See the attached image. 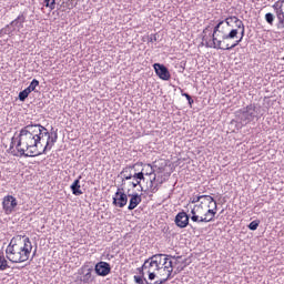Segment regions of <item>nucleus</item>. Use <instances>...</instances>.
Here are the masks:
<instances>
[{
    "label": "nucleus",
    "instance_id": "nucleus-46",
    "mask_svg": "<svg viewBox=\"0 0 284 284\" xmlns=\"http://www.w3.org/2000/svg\"><path fill=\"white\" fill-rule=\"evenodd\" d=\"M14 149V136L11 139L10 150Z\"/></svg>",
    "mask_w": 284,
    "mask_h": 284
},
{
    "label": "nucleus",
    "instance_id": "nucleus-35",
    "mask_svg": "<svg viewBox=\"0 0 284 284\" xmlns=\"http://www.w3.org/2000/svg\"><path fill=\"white\" fill-rule=\"evenodd\" d=\"M145 270H148V264L144 261L143 265L141 267H138V272L140 276L145 277Z\"/></svg>",
    "mask_w": 284,
    "mask_h": 284
},
{
    "label": "nucleus",
    "instance_id": "nucleus-51",
    "mask_svg": "<svg viewBox=\"0 0 284 284\" xmlns=\"http://www.w3.org/2000/svg\"><path fill=\"white\" fill-rule=\"evenodd\" d=\"M209 207H212V210H214V203H212L211 206H209Z\"/></svg>",
    "mask_w": 284,
    "mask_h": 284
},
{
    "label": "nucleus",
    "instance_id": "nucleus-1",
    "mask_svg": "<svg viewBox=\"0 0 284 284\" xmlns=\"http://www.w3.org/2000/svg\"><path fill=\"white\" fill-rule=\"evenodd\" d=\"M43 136H50L48 129L41 124H28L20 130L17 138L16 150H18L20 156L28 159L29 156H38L32 153L28 154L26 151L38 150L39 143Z\"/></svg>",
    "mask_w": 284,
    "mask_h": 284
},
{
    "label": "nucleus",
    "instance_id": "nucleus-44",
    "mask_svg": "<svg viewBox=\"0 0 284 284\" xmlns=\"http://www.w3.org/2000/svg\"><path fill=\"white\" fill-rule=\"evenodd\" d=\"M241 41H243V37H240L239 40H235L234 43H232V50H234V48H236V45H239V43H241Z\"/></svg>",
    "mask_w": 284,
    "mask_h": 284
},
{
    "label": "nucleus",
    "instance_id": "nucleus-22",
    "mask_svg": "<svg viewBox=\"0 0 284 284\" xmlns=\"http://www.w3.org/2000/svg\"><path fill=\"white\" fill-rule=\"evenodd\" d=\"M132 179L133 181L130 182V185H132V187H136L138 185H141L142 181H145V173H143V171H135Z\"/></svg>",
    "mask_w": 284,
    "mask_h": 284
},
{
    "label": "nucleus",
    "instance_id": "nucleus-18",
    "mask_svg": "<svg viewBox=\"0 0 284 284\" xmlns=\"http://www.w3.org/2000/svg\"><path fill=\"white\" fill-rule=\"evenodd\" d=\"M211 38H212V42L207 41L205 39V36L202 38V41H205V48H213L214 50H221V41L222 40H219V38L212 33L211 34Z\"/></svg>",
    "mask_w": 284,
    "mask_h": 284
},
{
    "label": "nucleus",
    "instance_id": "nucleus-39",
    "mask_svg": "<svg viewBox=\"0 0 284 284\" xmlns=\"http://www.w3.org/2000/svg\"><path fill=\"white\" fill-rule=\"evenodd\" d=\"M159 34L158 33H154V34H151L149 38H148V42L149 43H154V41H159Z\"/></svg>",
    "mask_w": 284,
    "mask_h": 284
},
{
    "label": "nucleus",
    "instance_id": "nucleus-12",
    "mask_svg": "<svg viewBox=\"0 0 284 284\" xmlns=\"http://www.w3.org/2000/svg\"><path fill=\"white\" fill-rule=\"evenodd\" d=\"M94 272L97 274V276H108L109 274H111L112 272V266L110 265V263L104 262V261H100L94 265Z\"/></svg>",
    "mask_w": 284,
    "mask_h": 284
},
{
    "label": "nucleus",
    "instance_id": "nucleus-6",
    "mask_svg": "<svg viewBox=\"0 0 284 284\" xmlns=\"http://www.w3.org/2000/svg\"><path fill=\"white\" fill-rule=\"evenodd\" d=\"M222 32L220 50H232V39H236V37H239V29H231L229 33L227 30Z\"/></svg>",
    "mask_w": 284,
    "mask_h": 284
},
{
    "label": "nucleus",
    "instance_id": "nucleus-9",
    "mask_svg": "<svg viewBox=\"0 0 284 284\" xmlns=\"http://www.w3.org/2000/svg\"><path fill=\"white\" fill-rule=\"evenodd\" d=\"M128 194H125V189L118 187L115 195L113 196L114 207H125L128 205Z\"/></svg>",
    "mask_w": 284,
    "mask_h": 284
},
{
    "label": "nucleus",
    "instance_id": "nucleus-21",
    "mask_svg": "<svg viewBox=\"0 0 284 284\" xmlns=\"http://www.w3.org/2000/svg\"><path fill=\"white\" fill-rule=\"evenodd\" d=\"M231 23L232 17H227L224 20L219 21V23L214 27L212 34L216 36V33L220 32V34L223 36V32H225V30H221V26H231Z\"/></svg>",
    "mask_w": 284,
    "mask_h": 284
},
{
    "label": "nucleus",
    "instance_id": "nucleus-34",
    "mask_svg": "<svg viewBox=\"0 0 284 284\" xmlns=\"http://www.w3.org/2000/svg\"><path fill=\"white\" fill-rule=\"evenodd\" d=\"M185 267H187V264L178 266L175 268V271L173 272V275L171 276V278H174V276H176V274H181V272H183V270H185Z\"/></svg>",
    "mask_w": 284,
    "mask_h": 284
},
{
    "label": "nucleus",
    "instance_id": "nucleus-33",
    "mask_svg": "<svg viewBox=\"0 0 284 284\" xmlns=\"http://www.w3.org/2000/svg\"><path fill=\"white\" fill-rule=\"evenodd\" d=\"M181 94L185 97V99L189 101L190 108H192V105L194 104V99H192V95H190V93L183 92V90H181Z\"/></svg>",
    "mask_w": 284,
    "mask_h": 284
},
{
    "label": "nucleus",
    "instance_id": "nucleus-2",
    "mask_svg": "<svg viewBox=\"0 0 284 284\" xmlns=\"http://www.w3.org/2000/svg\"><path fill=\"white\" fill-rule=\"evenodd\" d=\"M8 261L11 263H26L32 254V242L26 235H16L6 248Z\"/></svg>",
    "mask_w": 284,
    "mask_h": 284
},
{
    "label": "nucleus",
    "instance_id": "nucleus-24",
    "mask_svg": "<svg viewBox=\"0 0 284 284\" xmlns=\"http://www.w3.org/2000/svg\"><path fill=\"white\" fill-rule=\"evenodd\" d=\"M23 23H26V16L21 13L17 17V19L10 22V26L12 28H18L19 30H21V28H23Z\"/></svg>",
    "mask_w": 284,
    "mask_h": 284
},
{
    "label": "nucleus",
    "instance_id": "nucleus-49",
    "mask_svg": "<svg viewBox=\"0 0 284 284\" xmlns=\"http://www.w3.org/2000/svg\"><path fill=\"white\" fill-rule=\"evenodd\" d=\"M34 256H37V250H34V252L32 254V258H34Z\"/></svg>",
    "mask_w": 284,
    "mask_h": 284
},
{
    "label": "nucleus",
    "instance_id": "nucleus-23",
    "mask_svg": "<svg viewBox=\"0 0 284 284\" xmlns=\"http://www.w3.org/2000/svg\"><path fill=\"white\" fill-rule=\"evenodd\" d=\"M161 185H163V181L159 182V180H156V175H154V178L151 179V181H150V185H149L148 190H150V192H152V194H156V192H159V187H161Z\"/></svg>",
    "mask_w": 284,
    "mask_h": 284
},
{
    "label": "nucleus",
    "instance_id": "nucleus-3",
    "mask_svg": "<svg viewBox=\"0 0 284 284\" xmlns=\"http://www.w3.org/2000/svg\"><path fill=\"white\" fill-rule=\"evenodd\" d=\"M240 121L241 123H252L254 119L260 120L261 116L256 115V104H248L245 108L241 109L240 111Z\"/></svg>",
    "mask_w": 284,
    "mask_h": 284
},
{
    "label": "nucleus",
    "instance_id": "nucleus-38",
    "mask_svg": "<svg viewBox=\"0 0 284 284\" xmlns=\"http://www.w3.org/2000/svg\"><path fill=\"white\" fill-rule=\"evenodd\" d=\"M134 282L136 283V284H145V277H143V276H141V275H134Z\"/></svg>",
    "mask_w": 284,
    "mask_h": 284
},
{
    "label": "nucleus",
    "instance_id": "nucleus-32",
    "mask_svg": "<svg viewBox=\"0 0 284 284\" xmlns=\"http://www.w3.org/2000/svg\"><path fill=\"white\" fill-rule=\"evenodd\" d=\"M45 8H50V10H54L57 6V0H43Z\"/></svg>",
    "mask_w": 284,
    "mask_h": 284
},
{
    "label": "nucleus",
    "instance_id": "nucleus-42",
    "mask_svg": "<svg viewBox=\"0 0 284 284\" xmlns=\"http://www.w3.org/2000/svg\"><path fill=\"white\" fill-rule=\"evenodd\" d=\"M171 277H166V278H160L156 280L153 284H163V283H168V281H170Z\"/></svg>",
    "mask_w": 284,
    "mask_h": 284
},
{
    "label": "nucleus",
    "instance_id": "nucleus-50",
    "mask_svg": "<svg viewBox=\"0 0 284 284\" xmlns=\"http://www.w3.org/2000/svg\"><path fill=\"white\" fill-rule=\"evenodd\" d=\"M144 284H154V283H150L148 282V280H144Z\"/></svg>",
    "mask_w": 284,
    "mask_h": 284
},
{
    "label": "nucleus",
    "instance_id": "nucleus-15",
    "mask_svg": "<svg viewBox=\"0 0 284 284\" xmlns=\"http://www.w3.org/2000/svg\"><path fill=\"white\" fill-rule=\"evenodd\" d=\"M203 206L200 205H195L192 210H191V221H193V223H212V217L207 219V217H200L199 216V211L202 210Z\"/></svg>",
    "mask_w": 284,
    "mask_h": 284
},
{
    "label": "nucleus",
    "instance_id": "nucleus-36",
    "mask_svg": "<svg viewBox=\"0 0 284 284\" xmlns=\"http://www.w3.org/2000/svg\"><path fill=\"white\" fill-rule=\"evenodd\" d=\"M265 21L270 26H273L274 24V16H273V13H271V12L266 13L265 14Z\"/></svg>",
    "mask_w": 284,
    "mask_h": 284
},
{
    "label": "nucleus",
    "instance_id": "nucleus-47",
    "mask_svg": "<svg viewBox=\"0 0 284 284\" xmlns=\"http://www.w3.org/2000/svg\"><path fill=\"white\" fill-rule=\"evenodd\" d=\"M148 168H150V175L154 174V169L152 168V165L148 164Z\"/></svg>",
    "mask_w": 284,
    "mask_h": 284
},
{
    "label": "nucleus",
    "instance_id": "nucleus-4",
    "mask_svg": "<svg viewBox=\"0 0 284 284\" xmlns=\"http://www.w3.org/2000/svg\"><path fill=\"white\" fill-rule=\"evenodd\" d=\"M47 143L43 148L42 151L39 150H30L29 154H34V156H41V154H48V151L52 150V148L54 146V143H57V141L59 140V133H57V131H53L51 133H49Z\"/></svg>",
    "mask_w": 284,
    "mask_h": 284
},
{
    "label": "nucleus",
    "instance_id": "nucleus-28",
    "mask_svg": "<svg viewBox=\"0 0 284 284\" xmlns=\"http://www.w3.org/2000/svg\"><path fill=\"white\" fill-rule=\"evenodd\" d=\"M30 92L28 91V89L26 88L24 90L19 92L18 99L19 101H26V99H28V97H30Z\"/></svg>",
    "mask_w": 284,
    "mask_h": 284
},
{
    "label": "nucleus",
    "instance_id": "nucleus-26",
    "mask_svg": "<svg viewBox=\"0 0 284 284\" xmlns=\"http://www.w3.org/2000/svg\"><path fill=\"white\" fill-rule=\"evenodd\" d=\"M201 204L203 206V203H209L207 207H212V203H216V200H214L211 195H201Z\"/></svg>",
    "mask_w": 284,
    "mask_h": 284
},
{
    "label": "nucleus",
    "instance_id": "nucleus-14",
    "mask_svg": "<svg viewBox=\"0 0 284 284\" xmlns=\"http://www.w3.org/2000/svg\"><path fill=\"white\" fill-rule=\"evenodd\" d=\"M174 223L180 230H185L190 225V215L185 211H181L175 215Z\"/></svg>",
    "mask_w": 284,
    "mask_h": 284
},
{
    "label": "nucleus",
    "instance_id": "nucleus-20",
    "mask_svg": "<svg viewBox=\"0 0 284 284\" xmlns=\"http://www.w3.org/2000/svg\"><path fill=\"white\" fill-rule=\"evenodd\" d=\"M81 179L82 176L79 175L77 180L71 184L70 189L74 196H81L83 194V191H81Z\"/></svg>",
    "mask_w": 284,
    "mask_h": 284
},
{
    "label": "nucleus",
    "instance_id": "nucleus-8",
    "mask_svg": "<svg viewBox=\"0 0 284 284\" xmlns=\"http://www.w3.org/2000/svg\"><path fill=\"white\" fill-rule=\"evenodd\" d=\"M273 10L278 21V23L276 24L277 30H284V0L276 1L273 4Z\"/></svg>",
    "mask_w": 284,
    "mask_h": 284
},
{
    "label": "nucleus",
    "instance_id": "nucleus-41",
    "mask_svg": "<svg viewBox=\"0 0 284 284\" xmlns=\"http://www.w3.org/2000/svg\"><path fill=\"white\" fill-rule=\"evenodd\" d=\"M231 28H234V24H222L220 30H227V33H230Z\"/></svg>",
    "mask_w": 284,
    "mask_h": 284
},
{
    "label": "nucleus",
    "instance_id": "nucleus-40",
    "mask_svg": "<svg viewBox=\"0 0 284 284\" xmlns=\"http://www.w3.org/2000/svg\"><path fill=\"white\" fill-rule=\"evenodd\" d=\"M158 278H168V270L158 271Z\"/></svg>",
    "mask_w": 284,
    "mask_h": 284
},
{
    "label": "nucleus",
    "instance_id": "nucleus-25",
    "mask_svg": "<svg viewBox=\"0 0 284 284\" xmlns=\"http://www.w3.org/2000/svg\"><path fill=\"white\" fill-rule=\"evenodd\" d=\"M216 210H219V204L214 202L213 209H209L206 211V213L204 214V219H212V221H214V217L216 216Z\"/></svg>",
    "mask_w": 284,
    "mask_h": 284
},
{
    "label": "nucleus",
    "instance_id": "nucleus-31",
    "mask_svg": "<svg viewBox=\"0 0 284 284\" xmlns=\"http://www.w3.org/2000/svg\"><path fill=\"white\" fill-rule=\"evenodd\" d=\"M12 24H7L6 28L1 29L0 34H12L14 32V29L11 28Z\"/></svg>",
    "mask_w": 284,
    "mask_h": 284
},
{
    "label": "nucleus",
    "instance_id": "nucleus-5",
    "mask_svg": "<svg viewBox=\"0 0 284 284\" xmlns=\"http://www.w3.org/2000/svg\"><path fill=\"white\" fill-rule=\"evenodd\" d=\"M163 256H165V254L159 253L146 258L145 263L148 265V270H153L155 272L163 270V264L165 263V258H163Z\"/></svg>",
    "mask_w": 284,
    "mask_h": 284
},
{
    "label": "nucleus",
    "instance_id": "nucleus-27",
    "mask_svg": "<svg viewBox=\"0 0 284 284\" xmlns=\"http://www.w3.org/2000/svg\"><path fill=\"white\" fill-rule=\"evenodd\" d=\"M10 268V265H8V260L0 255V272H4V270Z\"/></svg>",
    "mask_w": 284,
    "mask_h": 284
},
{
    "label": "nucleus",
    "instance_id": "nucleus-37",
    "mask_svg": "<svg viewBox=\"0 0 284 284\" xmlns=\"http://www.w3.org/2000/svg\"><path fill=\"white\" fill-rule=\"evenodd\" d=\"M156 271L152 268H148V274H149V281H154V278H159V275L155 273Z\"/></svg>",
    "mask_w": 284,
    "mask_h": 284
},
{
    "label": "nucleus",
    "instance_id": "nucleus-52",
    "mask_svg": "<svg viewBox=\"0 0 284 284\" xmlns=\"http://www.w3.org/2000/svg\"><path fill=\"white\" fill-rule=\"evenodd\" d=\"M13 156H17V153H13Z\"/></svg>",
    "mask_w": 284,
    "mask_h": 284
},
{
    "label": "nucleus",
    "instance_id": "nucleus-30",
    "mask_svg": "<svg viewBox=\"0 0 284 284\" xmlns=\"http://www.w3.org/2000/svg\"><path fill=\"white\" fill-rule=\"evenodd\" d=\"M258 225H261V221L260 220H254L252 221L247 227L248 230H251L252 232H255V230H258Z\"/></svg>",
    "mask_w": 284,
    "mask_h": 284
},
{
    "label": "nucleus",
    "instance_id": "nucleus-48",
    "mask_svg": "<svg viewBox=\"0 0 284 284\" xmlns=\"http://www.w3.org/2000/svg\"><path fill=\"white\" fill-rule=\"evenodd\" d=\"M138 192H143V186L141 184L139 185Z\"/></svg>",
    "mask_w": 284,
    "mask_h": 284
},
{
    "label": "nucleus",
    "instance_id": "nucleus-29",
    "mask_svg": "<svg viewBox=\"0 0 284 284\" xmlns=\"http://www.w3.org/2000/svg\"><path fill=\"white\" fill-rule=\"evenodd\" d=\"M37 87H39V80L33 79L27 89L30 93H32L37 90Z\"/></svg>",
    "mask_w": 284,
    "mask_h": 284
},
{
    "label": "nucleus",
    "instance_id": "nucleus-11",
    "mask_svg": "<svg viewBox=\"0 0 284 284\" xmlns=\"http://www.w3.org/2000/svg\"><path fill=\"white\" fill-rule=\"evenodd\" d=\"M17 205H19V203L17 202V197L12 195H7L3 197L2 210L6 212V214H12Z\"/></svg>",
    "mask_w": 284,
    "mask_h": 284
},
{
    "label": "nucleus",
    "instance_id": "nucleus-16",
    "mask_svg": "<svg viewBox=\"0 0 284 284\" xmlns=\"http://www.w3.org/2000/svg\"><path fill=\"white\" fill-rule=\"evenodd\" d=\"M128 196H130L128 210L132 212V210L139 207L142 197L139 193H130V190H128Z\"/></svg>",
    "mask_w": 284,
    "mask_h": 284
},
{
    "label": "nucleus",
    "instance_id": "nucleus-43",
    "mask_svg": "<svg viewBox=\"0 0 284 284\" xmlns=\"http://www.w3.org/2000/svg\"><path fill=\"white\" fill-rule=\"evenodd\" d=\"M201 201V195H193L191 203H199Z\"/></svg>",
    "mask_w": 284,
    "mask_h": 284
},
{
    "label": "nucleus",
    "instance_id": "nucleus-45",
    "mask_svg": "<svg viewBox=\"0 0 284 284\" xmlns=\"http://www.w3.org/2000/svg\"><path fill=\"white\" fill-rule=\"evenodd\" d=\"M207 32H212V26L210 24L203 30V34H207Z\"/></svg>",
    "mask_w": 284,
    "mask_h": 284
},
{
    "label": "nucleus",
    "instance_id": "nucleus-17",
    "mask_svg": "<svg viewBox=\"0 0 284 284\" xmlns=\"http://www.w3.org/2000/svg\"><path fill=\"white\" fill-rule=\"evenodd\" d=\"M135 172L136 169H134V165L124 168L120 173V176L122 179V185H125V181L132 180Z\"/></svg>",
    "mask_w": 284,
    "mask_h": 284
},
{
    "label": "nucleus",
    "instance_id": "nucleus-10",
    "mask_svg": "<svg viewBox=\"0 0 284 284\" xmlns=\"http://www.w3.org/2000/svg\"><path fill=\"white\" fill-rule=\"evenodd\" d=\"M153 69L156 77H159V79L162 81H170V79H172V74H170V70L168 67H165V64L154 63Z\"/></svg>",
    "mask_w": 284,
    "mask_h": 284
},
{
    "label": "nucleus",
    "instance_id": "nucleus-7",
    "mask_svg": "<svg viewBox=\"0 0 284 284\" xmlns=\"http://www.w3.org/2000/svg\"><path fill=\"white\" fill-rule=\"evenodd\" d=\"M93 271L94 268L92 266L90 267L85 264L82 267H80L78 271V274H79L78 280L80 281V283H83V284L94 283L95 276L92 275Z\"/></svg>",
    "mask_w": 284,
    "mask_h": 284
},
{
    "label": "nucleus",
    "instance_id": "nucleus-13",
    "mask_svg": "<svg viewBox=\"0 0 284 284\" xmlns=\"http://www.w3.org/2000/svg\"><path fill=\"white\" fill-rule=\"evenodd\" d=\"M163 258H164L165 263L163 264L161 272H165V270H166L168 271L166 278H172V276H173L172 274L174 272V265H173L172 260H170V258H175L176 261H179V258H181V256H172V255L164 254Z\"/></svg>",
    "mask_w": 284,
    "mask_h": 284
},
{
    "label": "nucleus",
    "instance_id": "nucleus-19",
    "mask_svg": "<svg viewBox=\"0 0 284 284\" xmlns=\"http://www.w3.org/2000/svg\"><path fill=\"white\" fill-rule=\"evenodd\" d=\"M231 26H234L239 30H242L241 31L242 39H243V37H245V24L243 23V21L241 19H239V17L231 16Z\"/></svg>",
    "mask_w": 284,
    "mask_h": 284
}]
</instances>
